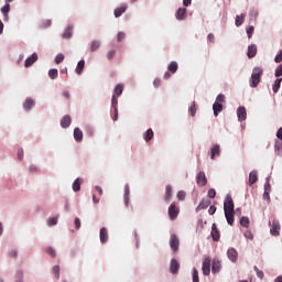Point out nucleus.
Here are the masks:
<instances>
[{
  "label": "nucleus",
  "instance_id": "obj_1",
  "mask_svg": "<svg viewBox=\"0 0 282 282\" xmlns=\"http://www.w3.org/2000/svg\"><path fill=\"white\" fill-rule=\"evenodd\" d=\"M261 76H263V68L254 67L251 74L250 87H258L261 83Z\"/></svg>",
  "mask_w": 282,
  "mask_h": 282
},
{
  "label": "nucleus",
  "instance_id": "obj_2",
  "mask_svg": "<svg viewBox=\"0 0 282 282\" xmlns=\"http://www.w3.org/2000/svg\"><path fill=\"white\" fill-rule=\"evenodd\" d=\"M115 95H112V99H111V105L112 107H117L118 106V98L116 96H122V91H124V85L123 84H118L115 89Z\"/></svg>",
  "mask_w": 282,
  "mask_h": 282
},
{
  "label": "nucleus",
  "instance_id": "obj_3",
  "mask_svg": "<svg viewBox=\"0 0 282 282\" xmlns=\"http://www.w3.org/2000/svg\"><path fill=\"white\" fill-rule=\"evenodd\" d=\"M225 213H235V202H232V196L228 195L224 203Z\"/></svg>",
  "mask_w": 282,
  "mask_h": 282
},
{
  "label": "nucleus",
  "instance_id": "obj_4",
  "mask_svg": "<svg viewBox=\"0 0 282 282\" xmlns=\"http://www.w3.org/2000/svg\"><path fill=\"white\" fill-rule=\"evenodd\" d=\"M170 248L174 251L177 252L180 250V238L177 236L172 235L170 237Z\"/></svg>",
  "mask_w": 282,
  "mask_h": 282
},
{
  "label": "nucleus",
  "instance_id": "obj_5",
  "mask_svg": "<svg viewBox=\"0 0 282 282\" xmlns=\"http://www.w3.org/2000/svg\"><path fill=\"white\" fill-rule=\"evenodd\" d=\"M227 257L231 263H237L239 259V252H237V249L230 248L227 250Z\"/></svg>",
  "mask_w": 282,
  "mask_h": 282
},
{
  "label": "nucleus",
  "instance_id": "obj_6",
  "mask_svg": "<svg viewBox=\"0 0 282 282\" xmlns=\"http://www.w3.org/2000/svg\"><path fill=\"white\" fill-rule=\"evenodd\" d=\"M167 213H169L170 219L173 221V220L177 219V215H180V208H177V206H175V204H172L169 207Z\"/></svg>",
  "mask_w": 282,
  "mask_h": 282
},
{
  "label": "nucleus",
  "instance_id": "obj_7",
  "mask_svg": "<svg viewBox=\"0 0 282 282\" xmlns=\"http://www.w3.org/2000/svg\"><path fill=\"white\" fill-rule=\"evenodd\" d=\"M281 225L279 224V220H273L272 227L270 229V232L272 237H279L281 235Z\"/></svg>",
  "mask_w": 282,
  "mask_h": 282
},
{
  "label": "nucleus",
  "instance_id": "obj_8",
  "mask_svg": "<svg viewBox=\"0 0 282 282\" xmlns=\"http://www.w3.org/2000/svg\"><path fill=\"white\" fill-rule=\"evenodd\" d=\"M196 182L198 186H206V184H208V178H206V173L199 172L196 176Z\"/></svg>",
  "mask_w": 282,
  "mask_h": 282
},
{
  "label": "nucleus",
  "instance_id": "obj_9",
  "mask_svg": "<svg viewBox=\"0 0 282 282\" xmlns=\"http://www.w3.org/2000/svg\"><path fill=\"white\" fill-rule=\"evenodd\" d=\"M202 270L205 276H208L210 274V258H206L204 260Z\"/></svg>",
  "mask_w": 282,
  "mask_h": 282
},
{
  "label": "nucleus",
  "instance_id": "obj_10",
  "mask_svg": "<svg viewBox=\"0 0 282 282\" xmlns=\"http://www.w3.org/2000/svg\"><path fill=\"white\" fill-rule=\"evenodd\" d=\"M237 117L240 122H243L248 118V112L246 111V107H239L237 110Z\"/></svg>",
  "mask_w": 282,
  "mask_h": 282
},
{
  "label": "nucleus",
  "instance_id": "obj_11",
  "mask_svg": "<svg viewBox=\"0 0 282 282\" xmlns=\"http://www.w3.org/2000/svg\"><path fill=\"white\" fill-rule=\"evenodd\" d=\"M39 61V55L36 53H33L30 57L25 59L24 67H32L34 63Z\"/></svg>",
  "mask_w": 282,
  "mask_h": 282
},
{
  "label": "nucleus",
  "instance_id": "obj_12",
  "mask_svg": "<svg viewBox=\"0 0 282 282\" xmlns=\"http://www.w3.org/2000/svg\"><path fill=\"white\" fill-rule=\"evenodd\" d=\"M210 206V199L208 198H203L198 206L196 207V213H199V210H206Z\"/></svg>",
  "mask_w": 282,
  "mask_h": 282
},
{
  "label": "nucleus",
  "instance_id": "obj_13",
  "mask_svg": "<svg viewBox=\"0 0 282 282\" xmlns=\"http://www.w3.org/2000/svg\"><path fill=\"white\" fill-rule=\"evenodd\" d=\"M99 239L101 243H107L109 240V232L107 231V228L102 227L99 231Z\"/></svg>",
  "mask_w": 282,
  "mask_h": 282
},
{
  "label": "nucleus",
  "instance_id": "obj_14",
  "mask_svg": "<svg viewBox=\"0 0 282 282\" xmlns=\"http://www.w3.org/2000/svg\"><path fill=\"white\" fill-rule=\"evenodd\" d=\"M170 271L172 274H177L180 272V262L176 259L171 260Z\"/></svg>",
  "mask_w": 282,
  "mask_h": 282
},
{
  "label": "nucleus",
  "instance_id": "obj_15",
  "mask_svg": "<svg viewBox=\"0 0 282 282\" xmlns=\"http://www.w3.org/2000/svg\"><path fill=\"white\" fill-rule=\"evenodd\" d=\"M221 235L219 234V229H217V225L213 224L212 226V238L213 241H219Z\"/></svg>",
  "mask_w": 282,
  "mask_h": 282
},
{
  "label": "nucleus",
  "instance_id": "obj_16",
  "mask_svg": "<svg viewBox=\"0 0 282 282\" xmlns=\"http://www.w3.org/2000/svg\"><path fill=\"white\" fill-rule=\"evenodd\" d=\"M175 18L177 21H184V19H186V8H178Z\"/></svg>",
  "mask_w": 282,
  "mask_h": 282
},
{
  "label": "nucleus",
  "instance_id": "obj_17",
  "mask_svg": "<svg viewBox=\"0 0 282 282\" xmlns=\"http://www.w3.org/2000/svg\"><path fill=\"white\" fill-rule=\"evenodd\" d=\"M69 124H72V117H69L68 115H65L62 119H61V127L63 129H67V127H69Z\"/></svg>",
  "mask_w": 282,
  "mask_h": 282
},
{
  "label": "nucleus",
  "instance_id": "obj_18",
  "mask_svg": "<svg viewBox=\"0 0 282 282\" xmlns=\"http://www.w3.org/2000/svg\"><path fill=\"white\" fill-rule=\"evenodd\" d=\"M173 193V187L171 185H166L165 186V197H164V202L166 204H169L171 202V197H172V194Z\"/></svg>",
  "mask_w": 282,
  "mask_h": 282
},
{
  "label": "nucleus",
  "instance_id": "obj_19",
  "mask_svg": "<svg viewBox=\"0 0 282 282\" xmlns=\"http://www.w3.org/2000/svg\"><path fill=\"white\" fill-rule=\"evenodd\" d=\"M221 270V262L217 259L213 260L212 272L217 274Z\"/></svg>",
  "mask_w": 282,
  "mask_h": 282
},
{
  "label": "nucleus",
  "instance_id": "obj_20",
  "mask_svg": "<svg viewBox=\"0 0 282 282\" xmlns=\"http://www.w3.org/2000/svg\"><path fill=\"white\" fill-rule=\"evenodd\" d=\"M247 56L248 58H254L257 56V45L251 44L248 47Z\"/></svg>",
  "mask_w": 282,
  "mask_h": 282
},
{
  "label": "nucleus",
  "instance_id": "obj_21",
  "mask_svg": "<svg viewBox=\"0 0 282 282\" xmlns=\"http://www.w3.org/2000/svg\"><path fill=\"white\" fill-rule=\"evenodd\" d=\"M221 102H226V96L223 94H219L216 98V101L214 102L213 107H224Z\"/></svg>",
  "mask_w": 282,
  "mask_h": 282
},
{
  "label": "nucleus",
  "instance_id": "obj_22",
  "mask_svg": "<svg viewBox=\"0 0 282 282\" xmlns=\"http://www.w3.org/2000/svg\"><path fill=\"white\" fill-rule=\"evenodd\" d=\"M259 180V176L257 175V171H251L249 174V186H252V184H257Z\"/></svg>",
  "mask_w": 282,
  "mask_h": 282
},
{
  "label": "nucleus",
  "instance_id": "obj_23",
  "mask_svg": "<svg viewBox=\"0 0 282 282\" xmlns=\"http://www.w3.org/2000/svg\"><path fill=\"white\" fill-rule=\"evenodd\" d=\"M225 217L229 226H232V224H235V212H225Z\"/></svg>",
  "mask_w": 282,
  "mask_h": 282
},
{
  "label": "nucleus",
  "instance_id": "obj_24",
  "mask_svg": "<svg viewBox=\"0 0 282 282\" xmlns=\"http://www.w3.org/2000/svg\"><path fill=\"white\" fill-rule=\"evenodd\" d=\"M74 138L76 142H83V130H80V128L74 129Z\"/></svg>",
  "mask_w": 282,
  "mask_h": 282
},
{
  "label": "nucleus",
  "instance_id": "obj_25",
  "mask_svg": "<svg viewBox=\"0 0 282 282\" xmlns=\"http://www.w3.org/2000/svg\"><path fill=\"white\" fill-rule=\"evenodd\" d=\"M126 12H127V6H122L120 8L115 9L113 14H115L116 19H118V18L122 17V14H124Z\"/></svg>",
  "mask_w": 282,
  "mask_h": 282
},
{
  "label": "nucleus",
  "instance_id": "obj_26",
  "mask_svg": "<svg viewBox=\"0 0 282 282\" xmlns=\"http://www.w3.org/2000/svg\"><path fill=\"white\" fill-rule=\"evenodd\" d=\"M178 69V65H177V62H171L169 65H167V70L171 73V74H175Z\"/></svg>",
  "mask_w": 282,
  "mask_h": 282
},
{
  "label": "nucleus",
  "instance_id": "obj_27",
  "mask_svg": "<svg viewBox=\"0 0 282 282\" xmlns=\"http://www.w3.org/2000/svg\"><path fill=\"white\" fill-rule=\"evenodd\" d=\"M83 184V180L76 178L73 183V191L74 193H78L80 191V185Z\"/></svg>",
  "mask_w": 282,
  "mask_h": 282
},
{
  "label": "nucleus",
  "instance_id": "obj_28",
  "mask_svg": "<svg viewBox=\"0 0 282 282\" xmlns=\"http://www.w3.org/2000/svg\"><path fill=\"white\" fill-rule=\"evenodd\" d=\"M243 21H246V14L237 15L236 17V26L241 28L243 25Z\"/></svg>",
  "mask_w": 282,
  "mask_h": 282
},
{
  "label": "nucleus",
  "instance_id": "obj_29",
  "mask_svg": "<svg viewBox=\"0 0 282 282\" xmlns=\"http://www.w3.org/2000/svg\"><path fill=\"white\" fill-rule=\"evenodd\" d=\"M74 31V26L69 25L63 33V39H72V32Z\"/></svg>",
  "mask_w": 282,
  "mask_h": 282
},
{
  "label": "nucleus",
  "instance_id": "obj_30",
  "mask_svg": "<svg viewBox=\"0 0 282 282\" xmlns=\"http://www.w3.org/2000/svg\"><path fill=\"white\" fill-rule=\"evenodd\" d=\"M145 142H151L153 140V129H148L145 134L143 135Z\"/></svg>",
  "mask_w": 282,
  "mask_h": 282
},
{
  "label": "nucleus",
  "instance_id": "obj_31",
  "mask_svg": "<svg viewBox=\"0 0 282 282\" xmlns=\"http://www.w3.org/2000/svg\"><path fill=\"white\" fill-rule=\"evenodd\" d=\"M1 12L3 14L4 21H8V12H10V3H7L4 7H2Z\"/></svg>",
  "mask_w": 282,
  "mask_h": 282
},
{
  "label": "nucleus",
  "instance_id": "obj_32",
  "mask_svg": "<svg viewBox=\"0 0 282 282\" xmlns=\"http://www.w3.org/2000/svg\"><path fill=\"white\" fill-rule=\"evenodd\" d=\"M100 48V41L98 40H94L91 43H90V52H96L97 50Z\"/></svg>",
  "mask_w": 282,
  "mask_h": 282
},
{
  "label": "nucleus",
  "instance_id": "obj_33",
  "mask_svg": "<svg viewBox=\"0 0 282 282\" xmlns=\"http://www.w3.org/2000/svg\"><path fill=\"white\" fill-rule=\"evenodd\" d=\"M48 77L52 80H56V78H58V69L52 68L51 70H48Z\"/></svg>",
  "mask_w": 282,
  "mask_h": 282
},
{
  "label": "nucleus",
  "instance_id": "obj_34",
  "mask_svg": "<svg viewBox=\"0 0 282 282\" xmlns=\"http://www.w3.org/2000/svg\"><path fill=\"white\" fill-rule=\"evenodd\" d=\"M83 69H85V62H84V59L78 62L77 67H76V73L78 75H82L83 74Z\"/></svg>",
  "mask_w": 282,
  "mask_h": 282
},
{
  "label": "nucleus",
  "instance_id": "obj_35",
  "mask_svg": "<svg viewBox=\"0 0 282 282\" xmlns=\"http://www.w3.org/2000/svg\"><path fill=\"white\" fill-rule=\"evenodd\" d=\"M240 226H242L243 228H248V226H250V218L241 217L240 218Z\"/></svg>",
  "mask_w": 282,
  "mask_h": 282
},
{
  "label": "nucleus",
  "instance_id": "obj_36",
  "mask_svg": "<svg viewBox=\"0 0 282 282\" xmlns=\"http://www.w3.org/2000/svg\"><path fill=\"white\" fill-rule=\"evenodd\" d=\"M215 155H219V145L217 144L212 148V154H210L212 160H215Z\"/></svg>",
  "mask_w": 282,
  "mask_h": 282
},
{
  "label": "nucleus",
  "instance_id": "obj_37",
  "mask_svg": "<svg viewBox=\"0 0 282 282\" xmlns=\"http://www.w3.org/2000/svg\"><path fill=\"white\" fill-rule=\"evenodd\" d=\"M281 82H282V78L275 79V82L273 84V91H274V94H276V91H279V89L281 88Z\"/></svg>",
  "mask_w": 282,
  "mask_h": 282
},
{
  "label": "nucleus",
  "instance_id": "obj_38",
  "mask_svg": "<svg viewBox=\"0 0 282 282\" xmlns=\"http://www.w3.org/2000/svg\"><path fill=\"white\" fill-rule=\"evenodd\" d=\"M53 274H55V279H61V267L59 265L53 267Z\"/></svg>",
  "mask_w": 282,
  "mask_h": 282
},
{
  "label": "nucleus",
  "instance_id": "obj_39",
  "mask_svg": "<svg viewBox=\"0 0 282 282\" xmlns=\"http://www.w3.org/2000/svg\"><path fill=\"white\" fill-rule=\"evenodd\" d=\"M63 61H65V55H63L62 53L57 54L55 57L56 65H61V63H63Z\"/></svg>",
  "mask_w": 282,
  "mask_h": 282
},
{
  "label": "nucleus",
  "instance_id": "obj_40",
  "mask_svg": "<svg viewBox=\"0 0 282 282\" xmlns=\"http://www.w3.org/2000/svg\"><path fill=\"white\" fill-rule=\"evenodd\" d=\"M35 102H34V99L32 98H28L25 101H24V107H34Z\"/></svg>",
  "mask_w": 282,
  "mask_h": 282
},
{
  "label": "nucleus",
  "instance_id": "obj_41",
  "mask_svg": "<svg viewBox=\"0 0 282 282\" xmlns=\"http://www.w3.org/2000/svg\"><path fill=\"white\" fill-rule=\"evenodd\" d=\"M253 34H254V26L247 28V36H248V39H252Z\"/></svg>",
  "mask_w": 282,
  "mask_h": 282
},
{
  "label": "nucleus",
  "instance_id": "obj_42",
  "mask_svg": "<svg viewBox=\"0 0 282 282\" xmlns=\"http://www.w3.org/2000/svg\"><path fill=\"white\" fill-rule=\"evenodd\" d=\"M46 253L50 254V257H56V251L52 247L46 248Z\"/></svg>",
  "mask_w": 282,
  "mask_h": 282
},
{
  "label": "nucleus",
  "instance_id": "obj_43",
  "mask_svg": "<svg viewBox=\"0 0 282 282\" xmlns=\"http://www.w3.org/2000/svg\"><path fill=\"white\" fill-rule=\"evenodd\" d=\"M193 282H199V273L197 272V269L193 270Z\"/></svg>",
  "mask_w": 282,
  "mask_h": 282
},
{
  "label": "nucleus",
  "instance_id": "obj_44",
  "mask_svg": "<svg viewBox=\"0 0 282 282\" xmlns=\"http://www.w3.org/2000/svg\"><path fill=\"white\" fill-rule=\"evenodd\" d=\"M107 58L108 61H112L113 59V56H116V50H110L108 53H107Z\"/></svg>",
  "mask_w": 282,
  "mask_h": 282
},
{
  "label": "nucleus",
  "instance_id": "obj_45",
  "mask_svg": "<svg viewBox=\"0 0 282 282\" xmlns=\"http://www.w3.org/2000/svg\"><path fill=\"white\" fill-rule=\"evenodd\" d=\"M216 195H217V192L215 191V188H210V189L208 191V197H209V199H215Z\"/></svg>",
  "mask_w": 282,
  "mask_h": 282
},
{
  "label": "nucleus",
  "instance_id": "obj_46",
  "mask_svg": "<svg viewBox=\"0 0 282 282\" xmlns=\"http://www.w3.org/2000/svg\"><path fill=\"white\" fill-rule=\"evenodd\" d=\"M58 224V217H53L48 220V226H56Z\"/></svg>",
  "mask_w": 282,
  "mask_h": 282
},
{
  "label": "nucleus",
  "instance_id": "obj_47",
  "mask_svg": "<svg viewBox=\"0 0 282 282\" xmlns=\"http://www.w3.org/2000/svg\"><path fill=\"white\" fill-rule=\"evenodd\" d=\"M253 270L257 272L258 279H263V271L259 270L258 267H253Z\"/></svg>",
  "mask_w": 282,
  "mask_h": 282
},
{
  "label": "nucleus",
  "instance_id": "obj_48",
  "mask_svg": "<svg viewBox=\"0 0 282 282\" xmlns=\"http://www.w3.org/2000/svg\"><path fill=\"white\" fill-rule=\"evenodd\" d=\"M214 116H219V113H221V111L224 110V107H214Z\"/></svg>",
  "mask_w": 282,
  "mask_h": 282
},
{
  "label": "nucleus",
  "instance_id": "obj_49",
  "mask_svg": "<svg viewBox=\"0 0 282 282\" xmlns=\"http://www.w3.org/2000/svg\"><path fill=\"white\" fill-rule=\"evenodd\" d=\"M279 76H282V64H280L275 69V77L279 78Z\"/></svg>",
  "mask_w": 282,
  "mask_h": 282
},
{
  "label": "nucleus",
  "instance_id": "obj_50",
  "mask_svg": "<svg viewBox=\"0 0 282 282\" xmlns=\"http://www.w3.org/2000/svg\"><path fill=\"white\" fill-rule=\"evenodd\" d=\"M118 43H122L124 41V32H119L117 35Z\"/></svg>",
  "mask_w": 282,
  "mask_h": 282
},
{
  "label": "nucleus",
  "instance_id": "obj_51",
  "mask_svg": "<svg viewBox=\"0 0 282 282\" xmlns=\"http://www.w3.org/2000/svg\"><path fill=\"white\" fill-rule=\"evenodd\" d=\"M207 41H208V43L215 44V34L209 33V34L207 35Z\"/></svg>",
  "mask_w": 282,
  "mask_h": 282
},
{
  "label": "nucleus",
  "instance_id": "obj_52",
  "mask_svg": "<svg viewBox=\"0 0 282 282\" xmlns=\"http://www.w3.org/2000/svg\"><path fill=\"white\" fill-rule=\"evenodd\" d=\"M271 191H272V185H270V182H267L264 184V192L265 193H271Z\"/></svg>",
  "mask_w": 282,
  "mask_h": 282
},
{
  "label": "nucleus",
  "instance_id": "obj_53",
  "mask_svg": "<svg viewBox=\"0 0 282 282\" xmlns=\"http://www.w3.org/2000/svg\"><path fill=\"white\" fill-rule=\"evenodd\" d=\"M275 63H282V50L279 52V54L274 57Z\"/></svg>",
  "mask_w": 282,
  "mask_h": 282
},
{
  "label": "nucleus",
  "instance_id": "obj_54",
  "mask_svg": "<svg viewBox=\"0 0 282 282\" xmlns=\"http://www.w3.org/2000/svg\"><path fill=\"white\" fill-rule=\"evenodd\" d=\"M215 213H217V207H215V205H212L208 209V214L209 215H215Z\"/></svg>",
  "mask_w": 282,
  "mask_h": 282
},
{
  "label": "nucleus",
  "instance_id": "obj_55",
  "mask_svg": "<svg viewBox=\"0 0 282 282\" xmlns=\"http://www.w3.org/2000/svg\"><path fill=\"white\" fill-rule=\"evenodd\" d=\"M263 199L268 200V204H270V192L263 193Z\"/></svg>",
  "mask_w": 282,
  "mask_h": 282
},
{
  "label": "nucleus",
  "instance_id": "obj_56",
  "mask_svg": "<svg viewBox=\"0 0 282 282\" xmlns=\"http://www.w3.org/2000/svg\"><path fill=\"white\" fill-rule=\"evenodd\" d=\"M75 228H76V230H79V228H80V218H75Z\"/></svg>",
  "mask_w": 282,
  "mask_h": 282
},
{
  "label": "nucleus",
  "instance_id": "obj_57",
  "mask_svg": "<svg viewBox=\"0 0 282 282\" xmlns=\"http://www.w3.org/2000/svg\"><path fill=\"white\" fill-rule=\"evenodd\" d=\"M184 197H186V193H184V192H178V193H177V198H178V199L182 200V199H184Z\"/></svg>",
  "mask_w": 282,
  "mask_h": 282
},
{
  "label": "nucleus",
  "instance_id": "obj_58",
  "mask_svg": "<svg viewBox=\"0 0 282 282\" xmlns=\"http://www.w3.org/2000/svg\"><path fill=\"white\" fill-rule=\"evenodd\" d=\"M191 3H193V0H183V6L185 8H188V6H191Z\"/></svg>",
  "mask_w": 282,
  "mask_h": 282
},
{
  "label": "nucleus",
  "instance_id": "obj_59",
  "mask_svg": "<svg viewBox=\"0 0 282 282\" xmlns=\"http://www.w3.org/2000/svg\"><path fill=\"white\" fill-rule=\"evenodd\" d=\"M18 159L23 160V149L18 150Z\"/></svg>",
  "mask_w": 282,
  "mask_h": 282
},
{
  "label": "nucleus",
  "instance_id": "obj_60",
  "mask_svg": "<svg viewBox=\"0 0 282 282\" xmlns=\"http://www.w3.org/2000/svg\"><path fill=\"white\" fill-rule=\"evenodd\" d=\"M161 84L162 82L159 78H155L153 82L154 87H160Z\"/></svg>",
  "mask_w": 282,
  "mask_h": 282
},
{
  "label": "nucleus",
  "instance_id": "obj_61",
  "mask_svg": "<svg viewBox=\"0 0 282 282\" xmlns=\"http://www.w3.org/2000/svg\"><path fill=\"white\" fill-rule=\"evenodd\" d=\"M259 13L257 12V10H251L250 11V13H249V15L250 17H253V19H257V15H258Z\"/></svg>",
  "mask_w": 282,
  "mask_h": 282
},
{
  "label": "nucleus",
  "instance_id": "obj_62",
  "mask_svg": "<svg viewBox=\"0 0 282 282\" xmlns=\"http://www.w3.org/2000/svg\"><path fill=\"white\" fill-rule=\"evenodd\" d=\"M276 138H278L279 140H282V128H280V129L278 130V132H276Z\"/></svg>",
  "mask_w": 282,
  "mask_h": 282
},
{
  "label": "nucleus",
  "instance_id": "obj_63",
  "mask_svg": "<svg viewBox=\"0 0 282 282\" xmlns=\"http://www.w3.org/2000/svg\"><path fill=\"white\" fill-rule=\"evenodd\" d=\"M245 237L247 239H253L252 232H250V231L245 232Z\"/></svg>",
  "mask_w": 282,
  "mask_h": 282
},
{
  "label": "nucleus",
  "instance_id": "obj_64",
  "mask_svg": "<svg viewBox=\"0 0 282 282\" xmlns=\"http://www.w3.org/2000/svg\"><path fill=\"white\" fill-rule=\"evenodd\" d=\"M95 191H97L98 195H100V196L102 195V187H100V186L97 185V186L95 187Z\"/></svg>",
  "mask_w": 282,
  "mask_h": 282
}]
</instances>
